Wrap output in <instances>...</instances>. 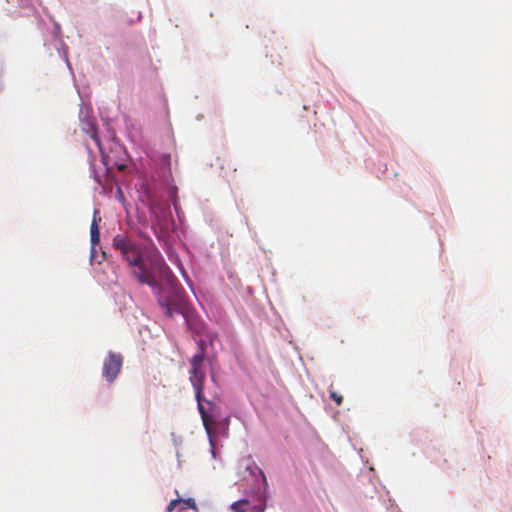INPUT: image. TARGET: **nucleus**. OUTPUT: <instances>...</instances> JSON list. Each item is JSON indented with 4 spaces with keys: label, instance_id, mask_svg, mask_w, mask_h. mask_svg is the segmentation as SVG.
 <instances>
[{
    "label": "nucleus",
    "instance_id": "nucleus-12",
    "mask_svg": "<svg viewBox=\"0 0 512 512\" xmlns=\"http://www.w3.org/2000/svg\"><path fill=\"white\" fill-rule=\"evenodd\" d=\"M180 503H181V499H174V500L170 501V503L167 506V511L172 512L176 508V506Z\"/></svg>",
    "mask_w": 512,
    "mask_h": 512
},
{
    "label": "nucleus",
    "instance_id": "nucleus-11",
    "mask_svg": "<svg viewBox=\"0 0 512 512\" xmlns=\"http://www.w3.org/2000/svg\"><path fill=\"white\" fill-rule=\"evenodd\" d=\"M198 347H199V353H197L196 355H202V360H204L205 353H206V342L203 340H199Z\"/></svg>",
    "mask_w": 512,
    "mask_h": 512
},
{
    "label": "nucleus",
    "instance_id": "nucleus-13",
    "mask_svg": "<svg viewBox=\"0 0 512 512\" xmlns=\"http://www.w3.org/2000/svg\"><path fill=\"white\" fill-rule=\"evenodd\" d=\"M179 269H180L182 275L184 276V278L188 280V276H187V274H186V272L184 270L183 265L180 262H179Z\"/></svg>",
    "mask_w": 512,
    "mask_h": 512
},
{
    "label": "nucleus",
    "instance_id": "nucleus-7",
    "mask_svg": "<svg viewBox=\"0 0 512 512\" xmlns=\"http://www.w3.org/2000/svg\"><path fill=\"white\" fill-rule=\"evenodd\" d=\"M97 211L94 213V217L90 226V240L92 245V252L94 251V248L96 245L100 242V231H99V222L101 221V218H96Z\"/></svg>",
    "mask_w": 512,
    "mask_h": 512
},
{
    "label": "nucleus",
    "instance_id": "nucleus-4",
    "mask_svg": "<svg viewBox=\"0 0 512 512\" xmlns=\"http://www.w3.org/2000/svg\"><path fill=\"white\" fill-rule=\"evenodd\" d=\"M8 3L16 2L17 6L6 9L7 15L12 19L30 17L36 12L35 3L37 0H6Z\"/></svg>",
    "mask_w": 512,
    "mask_h": 512
},
{
    "label": "nucleus",
    "instance_id": "nucleus-10",
    "mask_svg": "<svg viewBox=\"0 0 512 512\" xmlns=\"http://www.w3.org/2000/svg\"><path fill=\"white\" fill-rule=\"evenodd\" d=\"M180 504L183 505L182 509H185V508H193V509H195L196 508V503H195L193 498H188V499H184V500L181 499V503Z\"/></svg>",
    "mask_w": 512,
    "mask_h": 512
},
{
    "label": "nucleus",
    "instance_id": "nucleus-8",
    "mask_svg": "<svg viewBox=\"0 0 512 512\" xmlns=\"http://www.w3.org/2000/svg\"><path fill=\"white\" fill-rule=\"evenodd\" d=\"M246 470H248L251 474H254V471L257 470L258 473L261 475L262 477V480H263V484L264 486H267V479H266V476L264 474V472L259 469L254 463H249L246 465Z\"/></svg>",
    "mask_w": 512,
    "mask_h": 512
},
{
    "label": "nucleus",
    "instance_id": "nucleus-9",
    "mask_svg": "<svg viewBox=\"0 0 512 512\" xmlns=\"http://www.w3.org/2000/svg\"><path fill=\"white\" fill-rule=\"evenodd\" d=\"M329 394H330V398L338 405L340 406L343 402V396L341 394H339L338 392H336L334 389H333V386L330 385L329 387Z\"/></svg>",
    "mask_w": 512,
    "mask_h": 512
},
{
    "label": "nucleus",
    "instance_id": "nucleus-2",
    "mask_svg": "<svg viewBox=\"0 0 512 512\" xmlns=\"http://www.w3.org/2000/svg\"><path fill=\"white\" fill-rule=\"evenodd\" d=\"M190 365L189 380L195 391V398L203 426L211 439L214 434V426L216 425L215 417L218 407L214 402L206 400L203 396L206 373L202 355H194L190 360Z\"/></svg>",
    "mask_w": 512,
    "mask_h": 512
},
{
    "label": "nucleus",
    "instance_id": "nucleus-14",
    "mask_svg": "<svg viewBox=\"0 0 512 512\" xmlns=\"http://www.w3.org/2000/svg\"><path fill=\"white\" fill-rule=\"evenodd\" d=\"M117 168H118V170H120V171H124V170L126 169V165H125V164H119V165L117 166Z\"/></svg>",
    "mask_w": 512,
    "mask_h": 512
},
{
    "label": "nucleus",
    "instance_id": "nucleus-1",
    "mask_svg": "<svg viewBox=\"0 0 512 512\" xmlns=\"http://www.w3.org/2000/svg\"><path fill=\"white\" fill-rule=\"evenodd\" d=\"M113 248L120 252L122 258L127 262L128 267L131 269V275L140 283L146 284L153 289L158 290L157 302L162 308L163 313L172 317L174 312L181 313L184 306V298L182 292L174 285L175 277L170 276L169 282L171 284V292L169 296L162 295V287L159 285L154 270L165 273L166 271L171 274L168 266L165 264L163 258L158 251H155L150 257V265L145 262L141 245L131 238L117 234L113 238Z\"/></svg>",
    "mask_w": 512,
    "mask_h": 512
},
{
    "label": "nucleus",
    "instance_id": "nucleus-3",
    "mask_svg": "<svg viewBox=\"0 0 512 512\" xmlns=\"http://www.w3.org/2000/svg\"><path fill=\"white\" fill-rule=\"evenodd\" d=\"M123 364V357L120 353L109 352L103 363V377L112 383L120 373Z\"/></svg>",
    "mask_w": 512,
    "mask_h": 512
},
{
    "label": "nucleus",
    "instance_id": "nucleus-5",
    "mask_svg": "<svg viewBox=\"0 0 512 512\" xmlns=\"http://www.w3.org/2000/svg\"><path fill=\"white\" fill-rule=\"evenodd\" d=\"M231 510L233 512H264L265 501L260 500L258 504L251 505L248 499H241L232 503Z\"/></svg>",
    "mask_w": 512,
    "mask_h": 512
},
{
    "label": "nucleus",
    "instance_id": "nucleus-6",
    "mask_svg": "<svg viewBox=\"0 0 512 512\" xmlns=\"http://www.w3.org/2000/svg\"><path fill=\"white\" fill-rule=\"evenodd\" d=\"M81 129L95 142V144L98 146L100 152L102 153L103 150H102L100 138L98 136V129H97L96 124L89 119L83 120L81 123Z\"/></svg>",
    "mask_w": 512,
    "mask_h": 512
}]
</instances>
